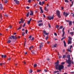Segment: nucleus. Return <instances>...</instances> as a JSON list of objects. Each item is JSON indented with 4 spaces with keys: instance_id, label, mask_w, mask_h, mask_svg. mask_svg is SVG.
Segmentation results:
<instances>
[{
    "instance_id": "f257e3e1",
    "label": "nucleus",
    "mask_w": 74,
    "mask_h": 74,
    "mask_svg": "<svg viewBox=\"0 0 74 74\" xmlns=\"http://www.w3.org/2000/svg\"><path fill=\"white\" fill-rule=\"evenodd\" d=\"M55 64H56L55 68L56 70H59L60 71H61L62 69H63V68H64V66H63L61 65H60L59 66V60H58L57 62L55 63Z\"/></svg>"
},
{
    "instance_id": "f03ea898",
    "label": "nucleus",
    "mask_w": 74,
    "mask_h": 74,
    "mask_svg": "<svg viewBox=\"0 0 74 74\" xmlns=\"http://www.w3.org/2000/svg\"><path fill=\"white\" fill-rule=\"evenodd\" d=\"M68 38H69V39L68 40V44H71V40H72V38H71V37L70 36H69L68 37Z\"/></svg>"
},
{
    "instance_id": "7ed1b4c3",
    "label": "nucleus",
    "mask_w": 74,
    "mask_h": 74,
    "mask_svg": "<svg viewBox=\"0 0 74 74\" xmlns=\"http://www.w3.org/2000/svg\"><path fill=\"white\" fill-rule=\"evenodd\" d=\"M67 58L68 59V60H67V59H66V61H71V60H70L71 59V58H70V56L69 55H67Z\"/></svg>"
},
{
    "instance_id": "20e7f679",
    "label": "nucleus",
    "mask_w": 74,
    "mask_h": 74,
    "mask_svg": "<svg viewBox=\"0 0 74 74\" xmlns=\"http://www.w3.org/2000/svg\"><path fill=\"white\" fill-rule=\"evenodd\" d=\"M44 45V43H40V45H39V48L40 50L41 49V48L43 47Z\"/></svg>"
},
{
    "instance_id": "39448f33",
    "label": "nucleus",
    "mask_w": 74,
    "mask_h": 74,
    "mask_svg": "<svg viewBox=\"0 0 74 74\" xmlns=\"http://www.w3.org/2000/svg\"><path fill=\"white\" fill-rule=\"evenodd\" d=\"M47 18L49 20H51V19H53V15L52 16H48L47 17Z\"/></svg>"
},
{
    "instance_id": "423d86ee",
    "label": "nucleus",
    "mask_w": 74,
    "mask_h": 74,
    "mask_svg": "<svg viewBox=\"0 0 74 74\" xmlns=\"http://www.w3.org/2000/svg\"><path fill=\"white\" fill-rule=\"evenodd\" d=\"M66 62L69 64V65H67V67H70L71 66V61H66Z\"/></svg>"
},
{
    "instance_id": "0eeeda50",
    "label": "nucleus",
    "mask_w": 74,
    "mask_h": 74,
    "mask_svg": "<svg viewBox=\"0 0 74 74\" xmlns=\"http://www.w3.org/2000/svg\"><path fill=\"white\" fill-rule=\"evenodd\" d=\"M14 1L15 2L16 4H19V1L17 0H14Z\"/></svg>"
},
{
    "instance_id": "6e6552de",
    "label": "nucleus",
    "mask_w": 74,
    "mask_h": 74,
    "mask_svg": "<svg viewBox=\"0 0 74 74\" xmlns=\"http://www.w3.org/2000/svg\"><path fill=\"white\" fill-rule=\"evenodd\" d=\"M43 33L44 34H45V35H48L49 34V33H47V32H46V31H45V30H44Z\"/></svg>"
},
{
    "instance_id": "1a4fd4ad",
    "label": "nucleus",
    "mask_w": 74,
    "mask_h": 74,
    "mask_svg": "<svg viewBox=\"0 0 74 74\" xmlns=\"http://www.w3.org/2000/svg\"><path fill=\"white\" fill-rule=\"evenodd\" d=\"M40 8L41 11V12H40V13H43V12H44V11H43V10H42V7H40Z\"/></svg>"
},
{
    "instance_id": "9d476101",
    "label": "nucleus",
    "mask_w": 74,
    "mask_h": 74,
    "mask_svg": "<svg viewBox=\"0 0 74 74\" xmlns=\"http://www.w3.org/2000/svg\"><path fill=\"white\" fill-rule=\"evenodd\" d=\"M1 56L2 58H6V57H7V56H6V55H4V56L3 55H1Z\"/></svg>"
},
{
    "instance_id": "9b49d317",
    "label": "nucleus",
    "mask_w": 74,
    "mask_h": 74,
    "mask_svg": "<svg viewBox=\"0 0 74 74\" xmlns=\"http://www.w3.org/2000/svg\"><path fill=\"white\" fill-rule=\"evenodd\" d=\"M3 5L1 4L0 3V10H2L3 9V7L2 6Z\"/></svg>"
},
{
    "instance_id": "f8f14e48",
    "label": "nucleus",
    "mask_w": 74,
    "mask_h": 74,
    "mask_svg": "<svg viewBox=\"0 0 74 74\" xmlns=\"http://www.w3.org/2000/svg\"><path fill=\"white\" fill-rule=\"evenodd\" d=\"M34 48V46H31L29 48V50H30L32 49H33V48Z\"/></svg>"
},
{
    "instance_id": "ddd939ff",
    "label": "nucleus",
    "mask_w": 74,
    "mask_h": 74,
    "mask_svg": "<svg viewBox=\"0 0 74 74\" xmlns=\"http://www.w3.org/2000/svg\"><path fill=\"white\" fill-rule=\"evenodd\" d=\"M56 14L57 15H59L60 14V12L59 10L57 11Z\"/></svg>"
},
{
    "instance_id": "4468645a",
    "label": "nucleus",
    "mask_w": 74,
    "mask_h": 74,
    "mask_svg": "<svg viewBox=\"0 0 74 74\" xmlns=\"http://www.w3.org/2000/svg\"><path fill=\"white\" fill-rule=\"evenodd\" d=\"M56 14L57 15H59L60 14V12L59 10L57 11Z\"/></svg>"
},
{
    "instance_id": "2eb2a0df",
    "label": "nucleus",
    "mask_w": 74,
    "mask_h": 74,
    "mask_svg": "<svg viewBox=\"0 0 74 74\" xmlns=\"http://www.w3.org/2000/svg\"><path fill=\"white\" fill-rule=\"evenodd\" d=\"M69 26H71L72 25V21H70L69 23Z\"/></svg>"
},
{
    "instance_id": "dca6fc26",
    "label": "nucleus",
    "mask_w": 74,
    "mask_h": 74,
    "mask_svg": "<svg viewBox=\"0 0 74 74\" xmlns=\"http://www.w3.org/2000/svg\"><path fill=\"white\" fill-rule=\"evenodd\" d=\"M31 20H32V18H31L29 21H28L27 22L28 24H29V23H30V21H31Z\"/></svg>"
},
{
    "instance_id": "f3484780",
    "label": "nucleus",
    "mask_w": 74,
    "mask_h": 74,
    "mask_svg": "<svg viewBox=\"0 0 74 74\" xmlns=\"http://www.w3.org/2000/svg\"><path fill=\"white\" fill-rule=\"evenodd\" d=\"M11 37L13 38V39H15V38H16V37L14 36H12Z\"/></svg>"
},
{
    "instance_id": "a211bd4d",
    "label": "nucleus",
    "mask_w": 74,
    "mask_h": 74,
    "mask_svg": "<svg viewBox=\"0 0 74 74\" xmlns=\"http://www.w3.org/2000/svg\"><path fill=\"white\" fill-rule=\"evenodd\" d=\"M42 25H43V24L42 23H40L38 24L39 26H42Z\"/></svg>"
},
{
    "instance_id": "6ab92c4d",
    "label": "nucleus",
    "mask_w": 74,
    "mask_h": 74,
    "mask_svg": "<svg viewBox=\"0 0 74 74\" xmlns=\"http://www.w3.org/2000/svg\"><path fill=\"white\" fill-rule=\"evenodd\" d=\"M63 42H64V46L65 47H66V42H65V41H64V40L63 41Z\"/></svg>"
},
{
    "instance_id": "aec40b11",
    "label": "nucleus",
    "mask_w": 74,
    "mask_h": 74,
    "mask_svg": "<svg viewBox=\"0 0 74 74\" xmlns=\"http://www.w3.org/2000/svg\"><path fill=\"white\" fill-rule=\"evenodd\" d=\"M29 15H33V12H32V11H30V13L29 14Z\"/></svg>"
},
{
    "instance_id": "412c9836",
    "label": "nucleus",
    "mask_w": 74,
    "mask_h": 74,
    "mask_svg": "<svg viewBox=\"0 0 74 74\" xmlns=\"http://www.w3.org/2000/svg\"><path fill=\"white\" fill-rule=\"evenodd\" d=\"M44 10L45 11H48V9L46 7H45V8Z\"/></svg>"
},
{
    "instance_id": "4be33fe9",
    "label": "nucleus",
    "mask_w": 74,
    "mask_h": 74,
    "mask_svg": "<svg viewBox=\"0 0 74 74\" xmlns=\"http://www.w3.org/2000/svg\"><path fill=\"white\" fill-rule=\"evenodd\" d=\"M22 28V26L20 25L19 27L17 29V30H19V29H21Z\"/></svg>"
},
{
    "instance_id": "5701e85b",
    "label": "nucleus",
    "mask_w": 74,
    "mask_h": 74,
    "mask_svg": "<svg viewBox=\"0 0 74 74\" xmlns=\"http://www.w3.org/2000/svg\"><path fill=\"white\" fill-rule=\"evenodd\" d=\"M57 45H58L57 44H56L55 45H54V47L55 48V47H57Z\"/></svg>"
},
{
    "instance_id": "b1692460",
    "label": "nucleus",
    "mask_w": 74,
    "mask_h": 74,
    "mask_svg": "<svg viewBox=\"0 0 74 74\" xmlns=\"http://www.w3.org/2000/svg\"><path fill=\"white\" fill-rule=\"evenodd\" d=\"M8 2V1L7 0H5L4 3L6 4Z\"/></svg>"
},
{
    "instance_id": "393cba45",
    "label": "nucleus",
    "mask_w": 74,
    "mask_h": 74,
    "mask_svg": "<svg viewBox=\"0 0 74 74\" xmlns=\"http://www.w3.org/2000/svg\"><path fill=\"white\" fill-rule=\"evenodd\" d=\"M58 72H59V71H54V74H55V73H58Z\"/></svg>"
},
{
    "instance_id": "a878e982",
    "label": "nucleus",
    "mask_w": 74,
    "mask_h": 74,
    "mask_svg": "<svg viewBox=\"0 0 74 74\" xmlns=\"http://www.w3.org/2000/svg\"><path fill=\"white\" fill-rule=\"evenodd\" d=\"M65 16H67V15H69V13H67V12L65 13Z\"/></svg>"
},
{
    "instance_id": "bb28decb",
    "label": "nucleus",
    "mask_w": 74,
    "mask_h": 74,
    "mask_svg": "<svg viewBox=\"0 0 74 74\" xmlns=\"http://www.w3.org/2000/svg\"><path fill=\"white\" fill-rule=\"evenodd\" d=\"M64 32H63V34L62 35V37H64Z\"/></svg>"
},
{
    "instance_id": "cd10ccee",
    "label": "nucleus",
    "mask_w": 74,
    "mask_h": 74,
    "mask_svg": "<svg viewBox=\"0 0 74 74\" xmlns=\"http://www.w3.org/2000/svg\"><path fill=\"white\" fill-rule=\"evenodd\" d=\"M74 34V32H70V34H71V35H73Z\"/></svg>"
},
{
    "instance_id": "c85d7f7f",
    "label": "nucleus",
    "mask_w": 74,
    "mask_h": 74,
    "mask_svg": "<svg viewBox=\"0 0 74 74\" xmlns=\"http://www.w3.org/2000/svg\"><path fill=\"white\" fill-rule=\"evenodd\" d=\"M40 23L42 22V20H40V21H38V23H40Z\"/></svg>"
},
{
    "instance_id": "c756f323",
    "label": "nucleus",
    "mask_w": 74,
    "mask_h": 74,
    "mask_svg": "<svg viewBox=\"0 0 74 74\" xmlns=\"http://www.w3.org/2000/svg\"><path fill=\"white\" fill-rule=\"evenodd\" d=\"M29 12H28L27 13V16L28 17L29 16Z\"/></svg>"
},
{
    "instance_id": "7c9ffc66",
    "label": "nucleus",
    "mask_w": 74,
    "mask_h": 74,
    "mask_svg": "<svg viewBox=\"0 0 74 74\" xmlns=\"http://www.w3.org/2000/svg\"><path fill=\"white\" fill-rule=\"evenodd\" d=\"M57 15L58 18H60L61 16H60V14H59Z\"/></svg>"
},
{
    "instance_id": "2f4dec72",
    "label": "nucleus",
    "mask_w": 74,
    "mask_h": 74,
    "mask_svg": "<svg viewBox=\"0 0 74 74\" xmlns=\"http://www.w3.org/2000/svg\"><path fill=\"white\" fill-rule=\"evenodd\" d=\"M34 67H36L37 66V64H35L34 65Z\"/></svg>"
},
{
    "instance_id": "473e14b6",
    "label": "nucleus",
    "mask_w": 74,
    "mask_h": 74,
    "mask_svg": "<svg viewBox=\"0 0 74 74\" xmlns=\"http://www.w3.org/2000/svg\"><path fill=\"white\" fill-rule=\"evenodd\" d=\"M59 27V25H57L56 26V27L57 28H58Z\"/></svg>"
},
{
    "instance_id": "72a5a7b5",
    "label": "nucleus",
    "mask_w": 74,
    "mask_h": 74,
    "mask_svg": "<svg viewBox=\"0 0 74 74\" xmlns=\"http://www.w3.org/2000/svg\"><path fill=\"white\" fill-rule=\"evenodd\" d=\"M11 42V41L9 40L8 41V43H10Z\"/></svg>"
},
{
    "instance_id": "f704fd0d",
    "label": "nucleus",
    "mask_w": 74,
    "mask_h": 74,
    "mask_svg": "<svg viewBox=\"0 0 74 74\" xmlns=\"http://www.w3.org/2000/svg\"><path fill=\"white\" fill-rule=\"evenodd\" d=\"M25 34V32H23L22 33V35L23 36Z\"/></svg>"
},
{
    "instance_id": "c9c22d12",
    "label": "nucleus",
    "mask_w": 74,
    "mask_h": 74,
    "mask_svg": "<svg viewBox=\"0 0 74 74\" xmlns=\"http://www.w3.org/2000/svg\"><path fill=\"white\" fill-rule=\"evenodd\" d=\"M29 72L30 73H32V70L30 69Z\"/></svg>"
},
{
    "instance_id": "e433bc0d",
    "label": "nucleus",
    "mask_w": 74,
    "mask_h": 74,
    "mask_svg": "<svg viewBox=\"0 0 74 74\" xmlns=\"http://www.w3.org/2000/svg\"><path fill=\"white\" fill-rule=\"evenodd\" d=\"M63 58H66V55H63Z\"/></svg>"
},
{
    "instance_id": "4c0bfd02",
    "label": "nucleus",
    "mask_w": 74,
    "mask_h": 74,
    "mask_svg": "<svg viewBox=\"0 0 74 74\" xmlns=\"http://www.w3.org/2000/svg\"><path fill=\"white\" fill-rule=\"evenodd\" d=\"M63 28V27L62 26H60V29H62Z\"/></svg>"
},
{
    "instance_id": "58836bf2",
    "label": "nucleus",
    "mask_w": 74,
    "mask_h": 74,
    "mask_svg": "<svg viewBox=\"0 0 74 74\" xmlns=\"http://www.w3.org/2000/svg\"><path fill=\"white\" fill-rule=\"evenodd\" d=\"M40 71H41V70L38 69V70H37V72H40Z\"/></svg>"
},
{
    "instance_id": "ea45409f",
    "label": "nucleus",
    "mask_w": 74,
    "mask_h": 74,
    "mask_svg": "<svg viewBox=\"0 0 74 74\" xmlns=\"http://www.w3.org/2000/svg\"><path fill=\"white\" fill-rule=\"evenodd\" d=\"M32 37V35H30L29 36V38H31Z\"/></svg>"
},
{
    "instance_id": "a19ab883",
    "label": "nucleus",
    "mask_w": 74,
    "mask_h": 74,
    "mask_svg": "<svg viewBox=\"0 0 74 74\" xmlns=\"http://www.w3.org/2000/svg\"><path fill=\"white\" fill-rule=\"evenodd\" d=\"M65 2H66V3H68L69 2V1L67 0H65Z\"/></svg>"
},
{
    "instance_id": "79ce46f5",
    "label": "nucleus",
    "mask_w": 74,
    "mask_h": 74,
    "mask_svg": "<svg viewBox=\"0 0 74 74\" xmlns=\"http://www.w3.org/2000/svg\"><path fill=\"white\" fill-rule=\"evenodd\" d=\"M66 38V37H65L62 38L61 39V40H63V39H64V38Z\"/></svg>"
},
{
    "instance_id": "37998d69",
    "label": "nucleus",
    "mask_w": 74,
    "mask_h": 74,
    "mask_svg": "<svg viewBox=\"0 0 74 74\" xmlns=\"http://www.w3.org/2000/svg\"><path fill=\"white\" fill-rule=\"evenodd\" d=\"M72 47H73V46L71 45L70 47V49H71V48H72Z\"/></svg>"
},
{
    "instance_id": "c03bdc74",
    "label": "nucleus",
    "mask_w": 74,
    "mask_h": 74,
    "mask_svg": "<svg viewBox=\"0 0 74 74\" xmlns=\"http://www.w3.org/2000/svg\"><path fill=\"white\" fill-rule=\"evenodd\" d=\"M48 36H47L46 38L45 39L47 40H48Z\"/></svg>"
},
{
    "instance_id": "a18cd8bd",
    "label": "nucleus",
    "mask_w": 74,
    "mask_h": 74,
    "mask_svg": "<svg viewBox=\"0 0 74 74\" xmlns=\"http://www.w3.org/2000/svg\"><path fill=\"white\" fill-rule=\"evenodd\" d=\"M68 51L69 52H71V50H70V49H68Z\"/></svg>"
},
{
    "instance_id": "49530a36",
    "label": "nucleus",
    "mask_w": 74,
    "mask_h": 74,
    "mask_svg": "<svg viewBox=\"0 0 74 74\" xmlns=\"http://www.w3.org/2000/svg\"><path fill=\"white\" fill-rule=\"evenodd\" d=\"M64 28H63L62 29V32H64Z\"/></svg>"
},
{
    "instance_id": "de8ad7c7",
    "label": "nucleus",
    "mask_w": 74,
    "mask_h": 74,
    "mask_svg": "<svg viewBox=\"0 0 74 74\" xmlns=\"http://www.w3.org/2000/svg\"><path fill=\"white\" fill-rule=\"evenodd\" d=\"M54 34L55 36H57V34H56V33H54Z\"/></svg>"
},
{
    "instance_id": "09e8293b",
    "label": "nucleus",
    "mask_w": 74,
    "mask_h": 74,
    "mask_svg": "<svg viewBox=\"0 0 74 74\" xmlns=\"http://www.w3.org/2000/svg\"><path fill=\"white\" fill-rule=\"evenodd\" d=\"M25 33L26 34H27V29L26 30Z\"/></svg>"
},
{
    "instance_id": "8fccbe9b",
    "label": "nucleus",
    "mask_w": 74,
    "mask_h": 74,
    "mask_svg": "<svg viewBox=\"0 0 74 74\" xmlns=\"http://www.w3.org/2000/svg\"><path fill=\"white\" fill-rule=\"evenodd\" d=\"M64 64V62H63L61 63L62 64Z\"/></svg>"
},
{
    "instance_id": "3c124183",
    "label": "nucleus",
    "mask_w": 74,
    "mask_h": 74,
    "mask_svg": "<svg viewBox=\"0 0 74 74\" xmlns=\"http://www.w3.org/2000/svg\"><path fill=\"white\" fill-rule=\"evenodd\" d=\"M11 60V58H9L8 59V60Z\"/></svg>"
},
{
    "instance_id": "603ef678",
    "label": "nucleus",
    "mask_w": 74,
    "mask_h": 74,
    "mask_svg": "<svg viewBox=\"0 0 74 74\" xmlns=\"http://www.w3.org/2000/svg\"><path fill=\"white\" fill-rule=\"evenodd\" d=\"M39 4L40 5H41V2L40 1L39 2Z\"/></svg>"
},
{
    "instance_id": "864d4df0",
    "label": "nucleus",
    "mask_w": 74,
    "mask_h": 74,
    "mask_svg": "<svg viewBox=\"0 0 74 74\" xmlns=\"http://www.w3.org/2000/svg\"><path fill=\"white\" fill-rule=\"evenodd\" d=\"M42 4H44V1H42Z\"/></svg>"
},
{
    "instance_id": "5fc2aeb1",
    "label": "nucleus",
    "mask_w": 74,
    "mask_h": 74,
    "mask_svg": "<svg viewBox=\"0 0 74 74\" xmlns=\"http://www.w3.org/2000/svg\"><path fill=\"white\" fill-rule=\"evenodd\" d=\"M34 37H33L32 38V41H33V40H34Z\"/></svg>"
},
{
    "instance_id": "6e6d98bb",
    "label": "nucleus",
    "mask_w": 74,
    "mask_h": 74,
    "mask_svg": "<svg viewBox=\"0 0 74 74\" xmlns=\"http://www.w3.org/2000/svg\"><path fill=\"white\" fill-rule=\"evenodd\" d=\"M31 52L33 54H34V52L33 51H32Z\"/></svg>"
},
{
    "instance_id": "4d7b16f0",
    "label": "nucleus",
    "mask_w": 74,
    "mask_h": 74,
    "mask_svg": "<svg viewBox=\"0 0 74 74\" xmlns=\"http://www.w3.org/2000/svg\"><path fill=\"white\" fill-rule=\"evenodd\" d=\"M62 51L63 52H65V51L66 50H65V49H63Z\"/></svg>"
},
{
    "instance_id": "13d9d810",
    "label": "nucleus",
    "mask_w": 74,
    "mask_h": 74,
    "mask_svg": "<svg viewBox=\"0 0 74 74\" xmlns=\"http://www.w3.org/2000/svg\"><path fill=\"white\" fill-rule=\"evenodd\" d=\"M26 8H27V9H29V7L28 6H27L26 7Z\"/></svg>"
},
{
    "instance_id": "bf43d9fd",
    "label": "nucleus",
    "mask_w": 74,
    "mask_h": 74,
    "mask_svg": "<svg viewBox=\"0 0 74 74\" xmlns=\"http://www.w3.org/2000/svg\"><path fill=\"white\" fill-rule=\"evenodd\" d=\"M31 0H28V3H30Z\"/></svg>"
},
{
    "instance_id": "052dcab7",
    "label": "nucleus",
    "mask_w": 74,
    "mask_h": 74,
    "mask_svg": "<svg viewBox=\"0 0 74 74\" xmlns=\"http://www.w3.org/2000/svg\"><path fill=\"white\" fill-rule=\"evenodd\" d=\"M43 16L44 18H45V15H44V14H43Z\"/></svg>"
},
{
    "instance_id": "680f3d73",
    "label": "nucleus",
    "mask_w": 74,
    "mask_h": 74,
    "mask_svg": "<svg viewBox=\"0 0 74 74\" xmlns=\"http://www.w3.org/2000/svg\"><path fill=\"white\" fill-rule=\"evenodd\" d=\"M65 12H63L64 15H65Z\"/></svg>"
},
{
    "instance_id": "e2e57ef3",
    "label": "nucleus",
    "mask_w": 74,
    "mask_h": 74,
    "mask_svg": "<svg viewBox=\"0 0 74 74\" xmlns=\"http://www.w3.org/2000/svg\"><path fill=\"white\" fill-rule=\"evenodd\" d=\"M4 16H8V15L7 14H5Z\"/></svg>"
},
{
    "instance_id": "0e129e2a",
    "label": "nucleus",
    "mask_w": 74,
    "mask_h": 74,
    "mask_svg": "<svg viewBox=\"0 0 74 74\" xmlns=\"http://www.w3.org/2000/svg\"><path fill=\"white\" fill-rule=\"evenodd\" d=\"M9 27H10V28H12V26L11 25H10Z\"/></svg>"
},
{
    "instance_id": "69168bd1",
    "label": "nucleus",
    "mask_w": 74,
    "mask_h": 74,
    "mask_svg": "<svg viewBox=\"0 0 74 74\" xmlns=\"http://www.w3.org/2000/svg\"><path fill=\"white\" fill-rule=\"evenodd\" d=\"M25 23L24 24V25H23V27H25Z\"/></svg>"
},
{
    "instance_id": "338daca9",
    "label": "nucleus",
    "mask_w": 74,
    "mask_h": 74,
    "mask_svg": "<svg viewBox=\"0 0 74 74\" xmlns=\"http://www.w3.org/2000/svg\"><path fill=\"white\" fill-rule=\"evenodd\" d=\"M59 59H60V58H62V56H59Z\"/></svg>"
},
{
    "instance_id": "774afa93",
    "label": "nucleus",
    "mask_w": 74,
    "mask_h": 74,
    "mask_svg": "<svg viewBox=\"0 0 74 74\" xmlns=\"http://www.w3.org/2000/svg\"><path fill=\"white\" fill-rule=\"evenodd\" d=\"M23 22H24V21H21V23H23Z\"/></svg>"
}]
</instances>
